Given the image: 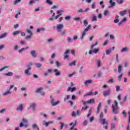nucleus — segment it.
Returning <instances> with one entry per match:
<instances>
[{"label":"nucleus","instance_id":"obj_1","mask_svg":"<svg viewBox=\"0 0 130 130\" xmlns=\"http://www.w3.org/2000/svg\"><path fill=\"white\" fill-rule=\"evenodd\" d=\"M115 105H112L111 108L112 109V111L114 114H117L118 113V103L116 101H114Z\"/></svg>","mask_w":130,"mask_h":130},{"label":"nucleus","instance_id":"obj_2","mask_svg":"<svg viewBox=\"0 0 130 130\" xmlns=\"http://www.w3.org/2000/svg\"><path fill=\"white\" fill-rule=\"evenodd\" d=\"M104 115H103V113L101 112L100 115V120L102 123V124H108V122L106 121V119L105 118H103Z\"/></svg>","mask_w":130,"mask_h":130},{"label":"nucleus","instance_id":"obj_3","mask_svg":"<svg viewBox=\"0 0 130 130\" xmlns=\"http://www.w3.org/2000/svg\"><path fill=\"white\" fill-rule=\"evenodd\" d=\"M83 105H86V104H94L95 103V100L94 99H90L87 101H82Z\"/></svg>","mask_w":130,"mask_h":130},{"label":"nucleus","instance_id":"obj_4","mask_svg":"<svg viewBox=\"0 0 130 130\" xmlns=\"http://www.w3.org/2000/svg\"><path fill=\"white\" fill-rule=\"evenodd\" d=\"M14 87H15V85H12L10 86L9 89L7 90H6L4 93L3 95L4 96H6L7 95H9V94H11V90H12V89H13V88H14Z\"/></svg>","mask_w":130,"mask_h":130},{"label":"nucleus","instance_id":"obj_5","mask_svg":"<svg viewBox=\"0 0 130 130\" xmlns=\"http://www.w3.org/2000/svg\"><path fill=\"white\" fill-rule=\"evenodd\" d=\"M64 26L62 24H58L56 26V29L58 32H61L62 29H63Z\"/></svg>","mask_w":130,"mask_h":130},{"label":"nucleus","instance_id":"obj_6","mask_svg":"<svg viewBox=\"0 0 130 130\" xmlns=\"http://www.w3.org/2000/svg\"><path fill=\"white\" fill-rule=\"evenodd\" d=\"M54 99H52L51 101V104L52 106H55L58 104H59V101H57L56 102H54Z\"/></svg>","mask_w":130,"mask_h":130},{"label":"nucleus","instance_id":"obj_7","mask_svg":"<svg viewBox=\"0 0 130 130\" xmlns=\"http://www.w3.org/2000/svg\"><path fill=\"white\" fill-rule=\"evenodd\" d=\"M31 67H29L27 69L25 70V74L26 76H31V75H32V73L29 72V71H31Z\"/></svg>","mask_w":130,"mask_h":130},{"label":"nucleus","instance_id":"obj_8","mask_svg":"<svg viewBox=\"0 0 130 130\" xmlns=\"http://www.w3.org/2000/svg\"><path fill=\"white\" fill-rule=\"evenodd\" d=\"M110 92H111V90L110 89H108V90L104 91L103 95L104 96H108L110 94Z\"/></svg>","mask_w":130,"mask_h":130},{"label":"nucleus","instance_id":"obj_9","mask_svg":"<svg viewBox=\"0 0 130 130\" xmlns=\"http://www.w3.org/2000/svg\"><path fill=\"white\" fill-rule=\"evenodd\" d=\"M30 108H32L33 111H35L36 110V104L35 103H32L29 106Z\"/></svg>","mask_w":130,"mask_h":130},{"label":"nucleus","instance_id":"obj_10","mask_svg":"<svg viewBox=\"0 0 130 130\" xmlns=\"http://www.w3.org/2000/svg\"><path fill=\"white\" fill-rule=\"evenodd\" d=\"M50 123H53V121H50V122H46L45 121H43V125H45V126H48Z\"/></svg>","mask_w":130,"mask_h":130},{"label":"nucleus","instance_id":"obj_11","mask_svg":"<svg viewBox=\"0 0 130 130\" xmlns=\"http://www.w3.org/2000/svg\"><path fill=\"white\" fill-rule=\"evenodd\" d=\"M23 108H24L23 104L19 105L18 107L17 108V111H22L23 110Z\"/></svg>","mask_w":130,"mask_h":130},{"label":"nucleus","instance_id":"obj_12","mask_svg":"<svg viewBox=\"0 0 130 130\" xmlns=\"http://www.w3.org/2000/svg\"><path fill=\"white\" fill-rule=\"evenodd\" d=\"M53 72L55 73V75L57 77H58V76H60L61 75L60 72L58 71V69H54Z\"/></svg>","mask_w":130,"mask_h":130},{"label":"nucleus","instance_id":"obj_13","mask_svg":"<svg viewBox=\"0 0 130 130\" xmlns=\"http://www.w3.org/2000/svg\"><path fill=\"white\" fill-rule=\"evenodd\" d=\"M30 54L33 56V57H36L37 54H36V51L35 50H31L30 51Z\"/></svg>","mask_w":130,"mask_h":130},{"label":"nucleus","instance_id":"obj_14","mask_svg":"<svg viewBox=\"0 0 130 130\" xmlns=\"http://www.w3.org/2000/svg\"><path fill=\"white\" fill-rule=\"evenodd\" d=\"M92 22H97V16L95 15H92V18H91Z\"/></svg>","mask_w":130,"mask_h":130},{"label":"nucleus","instance_id":"obj_15","mask_svg":"<svg viewBox=\"0 0 130 130\" xmlns=\"http://www.w3.org/2000/svg\"><path fill=\"white\" fill-rule=\"evenodd\" d=\"M91 83H92V80H87L85 81L84 83L85 86H88V84H91Z\"/></svg>","mask_w":130,"mask_h":130},{"label":"nucleus","instance_id":"obj_16","mask_svg":"<svg viewBox=\"0 0 130 130\" xmlns=\"http://www.w3.org/2000/svg\"><path fill=\"white\" fill-rule=\"evenodd\" d=\"M13 75V72H9L8 73L5 74V76H6V77H12Z\"/></svg>","mask_w":130,"mask_h":130},{"label":"nucleus","instance_id":"obj_17","mask_svg":"<svg viewBox=\"0 0 130 130\" xmlns=\"http://www.w3.org/2000/svg\"><path fill=\"white\" fill-rule=\"evenodd\" d=\"M119 18V16H118V15H116L115 19L114 20V23H115L116 24H117V23H118V22H119V19H118Z\"/></svg>","mask_w":130,"mask_h":130},{"label":"nucleus","instance_id":"obj_18","mask_svg":"<svg viewBox=\"0 0 130 130\" xmlns=\"http://www.w3.org/2000/svg\"><path fill=\"white\" fill-rule=\"evenodd\" d=\"M43 90V87H40V88H37L36 90V93H41V91Z\"/></svg>","mask_w":130,"mask_h":130},{"label":"nucleus","instance_id":"obj_19","mask_svg":"<svg viewBox=\"0 0 130 130\" xmlns=\"http://www.w3.org/2000/svg\"><path fill=\"white\" fill-rule=\"evenodd\" d=\"M76 62H77L76 60H74L69 63V67H73V66H76Z\"/></svg>","mask_w":130,"mask_h":130},{"label":"nucleus","instance_id":"obj_20","mask_svg":"<svg viewBox=\"0 0 130 130\" xmlns=\"http://www.w3.org/2000/svg\"><path fill=\"white\" fill-rule=\"evenodd\" d=\"M20 33H22V31L21 30H17L13 32V34L14 36L16 35H18V34H20Z\"/></svg>","mask_w":130,"mask_h":130},{"label":"nucleus","instance_id":"obj_21","mask_svg":"<svg viewBox=\"0 0 130 130\" xmlns=\"http://www.w3.org/2000/svg\"><path fill=\"white\" fill-rule=\"evenodd\" d=\"M28 48H29V47H26L25 48H22L21 49L18 50V52H19V53H21L22 52H23L24 50H26L28 49Z\"/></svg>","mask_w":130,"mask_h":130},{"label":"nucleus","instance_id":"obj_22","mask_svg":"<svg viewBox=\"0 0 130 130\" xmlns=\"http://www.w3.org/2000/svg\"><path fill=\"white\" fill-rule=\"evenodd\" d=\"M7 34H8L7 32H4V34H1L0 36V39L5 38V37L7 36Z\"/></svg>","mask_w":130,"mask_h":130},{"label":"nucleus","instance_id":"obj_23","mask_svg":"<svg viewBox=\"0 0 130 130\" xmlns=\"http://www.w3.org/2000/svg\"><path fill=\"white\" fill-rule=\"evenodd\" d=\"M127 51H128V49H127V47L123 48L121 50V52H127Z\"/></svg>","mask_w":130,"mask_h":130},{"label":"nucleus","instance_id":"obj_24","mask_svg":"<svg viewBox=\"0 0 130 130\" xmlns=\"http://www.w3.org/2000/svg\"><path fill=\"white\" fill-rule=\"evenodd\" d=\"M110 14V12L108 10H105L104 12V15L105 16H108Z\"/></svg>","mask_w":130,"mask_h":130},{"label":"nucleus","instance_id":"obj_25","mask_svg":"<svg viewBox=\"0 0 130 130\" xmlns=\"http://www.w3.org/2000/svg\"><path fill=\"white\" fill-rule=\"evenodd\" d=\"M100 108H101V103H100L97 108V113L100 112Z\"/></svg>","mask_w":130,"mask_h":130},{"label":"nucleus","instance_id":"obj_26","mask_svg":"<svg viewBox=\"0 0 130 130\" xmlns=\"http://www.w3.org/2000/svg\"><path fill=\"white\" fill-rule=\"evenodd\" d=\"M83 25L85 27H86V26H88V20L85 19L84 20H83Z\"/></svg>","mask_w":130,"mask_h":130},{"label":"nucleus","instance_id":"obj_27","mask_svg":"<svg viewBox=\"0 0 130 130\" xmlns=\"http://www.w3.org/2000/svg\"><path fill=\"white\" fill-rule=\"evenodd\" d=\"M91 24H89L87 27L84 29L85 31L87 32V31H89L91 29Z\"/></svg>","mask_w":130,"mask_h":130},{"label":"nucleus","instance_id":"obj_28","mask_svg":"<svg viewBox=\"0 0 130 130\" xmlns=\"http://www.w3.org/2000/svg\"><path fill=\"white\" fill-rule=\"evenodd\" d=\"M91 95H93V91H92L87 93V94H84V97H86V96H91Z\"/></svg>","mask_w":130,"mask_h":130},{"label":"nucleus","instance_id":"obj_29","mask_svg":"<svg viewBox=\"0 0 130 130\" xmlns=\"http://www.w3.org/2000/svg\"><path fill=\"white\" fill-rule=\"evenodd\" d=\"M86 31H83L82 33V35H81V39H84V38L85 37V36H86Z\"/></svg>","mask_w":130,"mask_h":130},{"label":"nucleus","instance_id":"obj_30","mask_svg":"<svg viewBox=\"0 0 130 130\" xmlns=\"http://www.w3.org/2000/svg\"><path fill=\"white\" fill-rule=\"evenodd\" d=\"M121 69H122V67L121 66V64H119L118 67V73L121 72Z\"/></svg>","mask_w":130,"mask_h":130},{"label":"nucleus","instance_id":"obj_31","mask_svg":"<svg viewBox=\"0 0 130 130\" xmlns=\"http://www.w3.org/2000/svg\"><path fill=\"white\" fill-rule=\"evenodd\" d=\"M24 126H25V127H28V124H24H24H23L22 122H21V123H20L19 126H20V127H23L24 126Z\"/></svg>","mask_w":130,"mask_h":130},{"label":"nucleus","instance_id":"obj_32","mask_svg":"<svg viewBox=\"0 0 130 130\" xmlns=\"http://www.w3.org/2000/svg\"><path fill=\"white\" fill-rule=\"evenodd\" d=\"M21 0H15L14 2H13V5L14 6H16V5H17V4H19V3H20V2H21Z\"/></svg>","mask_w":130,"mask_h":130},{"label":"nucleus","instance_id":"obj_33","mask_svg":"<svg viewBox=\"0 0 130 130\" xmlns=\"http://www.w3.org/2000/svg\"><path fill=\"white\" fill-rule=\"evenodd\" d=\"M126 12V11L125 10H124L123 11H121L120 12V16H124V15H125V13Z\"/></svg>","mask_w":130,"mask_h":130},{"label":"nucleus","instance_id":"obj_34","mask_svg":"<svg viewBox=\"0 0 130 130\" xmlns=\"http://www.w3.org/2000/svg\"><path fill=\"white\" fill-rule=\"evenodd\" d=\"M123 75V74H121L118 77V80L120 82L121 81V78H122V76Z\"/></svg>","mask_w":130,"mask_h":130},{"label":"nucleus","instance_id":"obj_35","mask_svg":"<svg viewBox=\"0 0 130 130\" xmlns=\"http://www.w3.org/2000/svg\"><path fill=\"white\" fill-rule=\"evenodd\" d=\"M110 4L112 7H114V6H115V3L113 2L112 0H110Z\"/></svg>","mask_w":130,"mask_h":130},{"label":"nucleus","instance_id":"obj_36","mask_svg":"<svg viewBox=\"0 0 130 130\" xmlns=\"http://www.w3.org/2000/svg\"><path fill=\"white\" fill-rule=\"evenodd\" d=\"M35 65L37 66L38 68H41L42 67V64L40 63H35Z\"/></svg>","mask_w":130,"mask_h":130},{"label":"nucleus","instance_id":"obj_37","mask_svg":"<svg viewBox=\"0 0 130 130\" xmlns=\"http://www.w3.org/2000/svg\"><path fill=\"white\" fill-rule=\"evenodd\" d=\"M106 53L107 55L110 54L111 53V49L106 50Z\"/></svg>","mask_w":130,"mask_h":130},{"label":"nucleus","instance_id":"obj_38","mask_svg":"<svg viewBox=\"0 0 130 130\" xmlns=\"http://www.w3.org/2000/svg\"><path fill=\"white\" fill-rule=\"evenodd\" d=\"M77 13L78 14H80V13H84V10H83V9L81 8L77 11Z\"/></svg>","mask_w":130,"mask_h":130},{"label":"nucleus","instance_id":"obj_39","mask_svg":"<svg viewBox=\"0 0 130 130\" xmlns=\"http://www.w3.org/2000/svg\"><path fill=\"white\" fill-rule=\"evenodd\" d=\"M9 68V66H5L4 67L1 68L0 69V72H3V71H5V70H6V69Z\"/></svg>","mask_w":130,"mask_h":130},{"label":"nucleus","instance_id":"obj_40","mask_svg":"<svg viewBox=\"0 0 130 130\" xmlns=\"http://www.w3.org/2000/svg\"><path fill=\"white\" fill-rule=\"evenodd\" d=\"M38 126L37 124H36V123H34V124H32V128H33L34 129H35V128H37Z\"/></svg>","mask_w":130,"mask_h":130},{"label":"nucleus","instance_id":"obj_41","mask_svg":"<svg viewBox=\"0 0 130 130\" xmlns=\"http://www.w3.org/2000/svg\"><path fill=\"white\" fill-rule=\"evenodd\" d=\"M98 51H99V49L98 48V49H94L93 50V52H94V53H98Z\"/></svg>","mask_w":130,"mask_h":130},{"label":"nucleus","instance_id":"obj_42","mask_svg":"<svg viewBox=\"0 0 130 130\" xmlns=\"http://www.w3.org/2000/svg\"><path fill=\"white\" fill-rule=\"evenodd\" d=\"M64 19H65V20H66V21H69L71 19V16H66V17H65Z\"/></svg>","mask_w":130,"mask_h":130},{"label":"nucleus","instance_id":"obj_43","mask_svg":"<svg viewBox=\"0 0 130 130\" xmlns=\"http://www.w3.org/2000/svg\"><path fill=\"white\" fill-rule=\"evenodd\" d=\"M26 31L27 32V33H28V34H29V35H30V36L33 35L32 31H31V30L30 29H27Z\"/></svg>","mask_w":130,"mask_h":130},{"label":"nucleus","instance_id":"obj_44","mask_svg":"<svg viewBox=\"0 0 130 130\" xmlns=\"http://www.w3.org/2000/svg\"><path fill=\"white\" fill-rule=\"evenodd\" d=\"M70 125H73L74 127L76 126V125H77V120L75 121L74 123H73V122L71 123Z\"/></svg>","mask_w":130,"mask_h":130},{"label":"nucleus","instance_id":"obj_45","mask_svg":"<svg viewBox=\"0 0 130 130\" xmlns=\"http://www.w3.org/2000/svg\"><path fill=\"white\" fill-rule=\"evenodd\" d=\"M109 83H114V79L113 78H111L110 80H108Z\"/></svg>","mask_w":130,"mask_h":130},{"label":"nucleus","instance_id":"obj_46","mask_svg":"<svg viewBox=\"0 0 130 130\" xmlns=\"http://www.w3.org/2000/svg\"><path fill=\"white\" fill-rule=\"evenodd\" d=\"M98 66L99 67V68H100V67H101V61L100 60H98Z\"/></svg>","mask_w":130,"mask_h":130},{"label":"nucleus","instance_id":"obj_47","mask_svg":"<svg viewBox=\"0 0 130 130\" xmlns=\"http://www.w3.org/2000/svg\"><path fill=\"white\" fill-rule=\"evenodd\" d=\"M96 45H98V42H95V44H93L91 46L90 48L92 49V48H93V47H94V46H96Z\"/></svg>","mask_w":130,"mask_h":130},{"label":"nucleus","instance_id":"obj_48","mask_svg":"<svg viewBox=\"0 0 130 130\" xmlns=\"http://www.w3.org/2000/svg\"><path fill=\"white\" fill-rule=\"evenodd\" d=\"M19 48H20V47H19L18 45H15L14 46V49L15 50H18V49H19Z\"/></svg>","mask_w":130,"mask_h":130},{"label":"nucleus","instance_id":"obj_49","mask_svg":"<svg viewBox=\"0 0 130 130\" xmlns=\"http://www.w3.org/2000/svg\"><path fill=\"white\" fill-rule=\"evenodd\" d=\"M87 124H88V121L85 120L83 123V125H87Z\"/></svg>","mask_w":130,"mask_h":130},{"label":"nucleus","instance_id":"obj_50","mask_svg":"<svg viewBox=\"0 0 130 130\" xmlns=\"http://www.w3.org/2000/svg\"><path fill=\"white\" fill-rule=\"evenodd\" d=\"M118 4L119 5H122V4H123V0H119L118 1Z\"/></svg>","mask_w":130,"mask_h":130},{"label":"nucleus","instance_id":"obj_51","mask_svg":"<svg viewBox=\"0 0 130 130\" xmlns=\"http://www.w3.org/2000/svg\"><path fill=\"white\" fill-rule=\"evenodd\" d=\"M59 123L60 124H61L60 129H62V128H63V126L64 125V124L62 122H60Z\"/></svg>","mask_w":130,"mask_h":130},{"label":"nucleus","instance_id":"obj_52","mask_svg":"<svg viewBox=\"0 0 130 130\" xmlns=\"http://www.w3.org/2000/svg\"><path fill=\"white\" fill-rule=\"evenodd\" d=\"M22 122L23 123H27V122H28V120L25 118H23L22 119Z\"/></svg>","mask_w":130,"mask_h":130},{"label":"nucleus","instance_id":"obj_53","mask_svg":"<svg viewBox=\"0 0 130 130\" xmlns=\"http://www.w3.org/2000/svg\"><path fill=\"white\" fill-rule=\"evenodd\" d=\"M119 90H120V87L119 86H116V90L117 91V92H118Z\"/></svg>","mask_w":130,"mask_h":130},{"label":"nucleus","instance_id":"obj_54","mask_svg":"<svg viewBox=\"0 0 130 130\" xmlns=\"http://www.w3.org/2000/svg\"><path fill=\"white\" fill-rule=\"evenodd\" d=\"M61 16V14H58V15L55 17V20H57V18H59Z\"/></svg>","mask_w":130,"mask_h":130},{"label":"nucleus","instance_id":"obj_55","mask_svg":"<svg viewBox=\"0 0 130 130\" xmlns=\"http://www.w3.org/2000/svg\"><path fill=\"white\" fill-rule=\"evenodd\" d=\"M56 64L57 67H59V66H60V63H59V62L58 61H56Z\"/></svg>","mask_w":130,"mask_h":130},{"label":"nucleus","instance_id":"obj_56","mask_svg":"<svg viewBox=\"0 0 130 130\" xmlns=\"http://www.w3.org/2000/svg\"><path fill=\"white\" fill-rule=\"evenodd\" d=\"M48 73H49L50 74H52V73H53V71H52V70L51 69H48Z\"/></svg>","mask_w":130,"mask_h":130},{"label":"nucleus","instance_id":"obj_57","mask_svg":"<svg viewBox=\"0 0 130 130\" xmlns=\"http://www.w3.org/2000/svg\"><path fill=\"white\" fill-rule=\"evenodd\" d=\"M47 4H49V5H52V2L50 0H47Z\"/></svg>","mask_w":130,"mask_h":130},{"label":"nucleus","instance_id":"obj_58","mask_svg":"<svg viewBox=\"0 0 130 130\" xmlns=\"http://www.w3.org/2000/svg\"><path fill=\"white\" fill-rule=\"evenodd\" d=\"M76 115H77V113H75V111H73L72 114V116L75 117Z\"/></svg>","mask_w":130,"mask_h":130},{"label":"nucleus","instance_id":"obj_59","mask_svg":"<svg viewBox=\"0 0 130 130\" xmlns=\"http://www.w3.org/2000/svg\"><path fill=\"white\" fill-rule=\"evenodd\" d=\"M75 74H76V73H73L72 74H69V78H72V77H73V76H74V75H75Z\"/></svg>","mask_w":130,"mask_h":130},{"label":"nucleus","instance_id":"obj_60","mask_svg":"<svg viewBox=\"0 0 130 130\" xmlns=\"http://www.w3.org/2000/svg\"><path fill=\"white\" fill-rule=\"evenodd\" d=\"M31 36H31V35H29V36L25 37V39H30V38H31Z\"/></svg>","mask_w":130,"mask_h":130},{"label":"nucleus","instance_id":"obj_61","mask_svg":"<svg viewBox=\"0 0 130 130\" xmlns=\"http://www.w3.org/2000/svg\"><path fill=\"white\" fill-rule=\"evenodd\" d=\"M75 21H80L81 20V18L80 17H76L74 18Z\"/></svg>","mask_w":130,"mask_h":130},{"label":"nucleus","instance_id":"obj_62","mask_svg":"<svg viewBox=\"0 0 130 130\" xmlns=\"http://www.w3.org/2000/svg\"><path fill=\"white\" fill-rule=\"evenodd\" d=\"M6 111V109H3L0 111V113H4Z\"/></svg>","mask_w":130,"mask_h":130},{"label":"nucleus","instance_id":"obj_63","mask_svg":"<svg viewBox=\"0 0 130 130\" xmlns=\"http://www.w3.org/2000/svg\"><path fill=\"white\" fill-rule=\"evenodd\" d=\"M91 8H92V9H95V8H96L95 6V3H93L92 4Z\"/></svg>","mask_w":130,"mask_h":130},{"label":"nucleus","instance_id":"obj_64","mask_svg":"<svg viewBox=\"0 0 130 130\" xmlns=\"http://www.w3.org/2000/svg\"><path fill=\"white\" fill-rule=\"evenodd\" d=\"M127 130H130V123H128V126L127 127Z\"/></svg>","mask_w":130,"mask_h":130}]
</instances>
